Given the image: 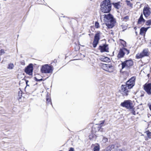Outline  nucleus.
Instances as JSON below:
<instances>
[{"instance_id":"nucleus-8","label":"nucleus","mask_w":151,"mask_h":151,"mask_svg":"<svg viewBox=\"0 0 151 151\" xmlns=\"http://www.w3.org/2000/svg\"><path fill=\"white\" fill-rule=\"evenodd\" d=\"M101 34V33L100 32H97L95 34L93 43V45L94 47L95 48L96 47L99 43Z\"/></svg>"},{"instance_id":"nucleus-24","label":"nucleus","mask_w":151,"mask_h":151,"mask_svg":"<svg viewBox=\"0 0 151 151\" xmlns=\"http://www.w3.org/2000/svg\"><path fill=\"white\" fill-rule=\"evenodd\" d=\"M126 2L127 5L128 6H129L130 7H132L133 4L132 3H131L130 1H128V0H126Z\"/></svg>"},{"instance_id":"nucleus-21","label":"nucleus","mask_w":151,"mask_h":151,"mask_svg":"<svg viewBox=\"0 0 151 151\" xmlns=\"http://www.w3.org/2000/svg\"><path fill=\"white\" fill-rule=\"evenodd\" d=\"M14 67V65L13 63H10L8 65V67L7 68L8 69H12Z\"/></svg>"},{"instance_id":"nucleus-6","label":"nucleus","mask_w":151,"mask_h":151,"mask_svg":"<svg viewBox=\"0 0 151 151\" xmlns=\"http://www.w3.org/2000/svg\"><path fill=\"white\" fill-rule=\"evenodd\" d=\"M121 106L125 107L128 109H132L133 107V104L130 100H125L121 104Z\"/></svg>"},{"instance_id":"nucleus-26","label":"nucleus","mask_w":151,"mask_h":151,"mask_svg":"<svg viewBox=\"0 0 151 151\" xmlns=\"http://www.w3.org/2000/svg\"><path fill=\"white\" fill-rule=\"evenodd\" d=\"M99 147L98 146H96L94 147L93 150L94 151H99Z\"/></svg>"},{"instance_id":"nucleus-33","label":"nucleus","mask_w":151,"mask_h":151,"mask_svg":"<svg viewBox=\"0 0 151 151\" xmlns=\"http://www.w3.org/2000/svg\"><path fill=\"white\" fill-rule=\"evenodd\" d=\"M132 114H133L134 115H135L136 114L134 110H132Z\"/></svg>"},{"instance_id":"nucleus-25","label":"nucleus","mask_w":151,"mask_h":151,"mask_svg":"<svg viewBox=\"0 0 151 151\" xmlns=\"http://www.w3.org/2000/svg\"><path fill=\"white\" fill-rule=\"evenodd\" d=\"M146 133L149 138L151 139V132L149 131H146Z\"/></svg>"},{"instance_id":"nucleus-17","label":"nucleus","mask_w":151,"mask_h":151,"mask_svg":"<svg viewBox=\"0 0 151 151\" xmlns=\"http://www.w3.org/2000/svg\"><path fill=\"white\" fill-rule=\"evenodd\" d=\"M145 22V20L143 18L142 14L139 18L137 23L139 24H142Z\"/></svg>"},{"instance_id":"nucleus-34","label":"nucleus","mask_w":151,"mask_h":151,"mask_svg":"<svg viewBox=\"0 0 151 151\" xmlns=\"http://www.w3.org/2000/svg\"><path fill=\"white\" fill-rule=\"evenodd\" d=\"M46 100H47V101L48 102H50L51 101V99H49L48 98H47Z\"/></svg>"},{"instance_id":"nucleus-4","label":"nucleus","mask_w":151,"mask_h":151,"mask_svg":"<svg viewBox=\"0 0 151 151\" xmlns=\"http://www.w3.org/2000/svg\"><path fill=\"white\" fill-rule=\"evenodd\" d=\"M133 65V62L131 60H127L124 61L122 62L121 63L122 69H123L124 68L127 69Z\"/></svg>"},{"instance_id":"nucleus-16","label":"nucleus","mask_w":151,"mask_h":151,"mask_svg":"<svg viewBox=\"0 0 151 151\" xmlns=\"http://www.w3.org/2000/svg\"><path fill=\"white\" fill-rule=\"evenodd\" d=\"M118 146L116 144H112L109 145L107 147V150H109L110 151L112 149H116L118 147Z\"/></svg>"},{"instance_id":"nucleus-9","label":"nucleus","mask_w":151,"mask_h":151,"mask_svg":"<svg viewBox=\"0 0 151 151\" xmlns=\"http://www.w3.org/2000/svg\"><path fill=\"white\" fill-rule=\"evenodd\" d=\"M135 77H132L126 83V86L130 89L132 88L134 85Z\"/></svg>"},{"instance_id":"nucleus-13","label":"nucleus","mask_w":151,"mask_h":151,"mask_svg":"<svg viewBox=\"0 0 151 151\" xmlns=\"http://www.w3.org/2000/svg\"><path fill=\"white\" fill-rule=\"evenodd\" d=\"M143 88L148 94H151V84L150 83L145 84L143 86Z\"/></svg>"},{"instance_id":"nucleus-7","label":"nucleus","mask_w":151,"mask_h":151,"mask_svg":"<svg viewBox=\"0 0 151 151\" xmlns=\"http://www.w3.org/2000/svg\"><path fill=\"white\" fill-rule=\"evenodd\" d=\"M149 55V52L148 49H145L142 52L137 54L136 57L137 59H140L145 56H148Z\"/></svg>"},{"instance_id":"nucleus-35","label":"nucleus","mask_w":151,"mask_h":151,"mask_svg":"<svg viewBox=\"0 0 151 151\" xmlns=\"http://www.w3.org/2000/svg\"><path fill=\"white\" fill-rule=\"evenodd\" d=\"M104 121H103L102 122H101V123L100 124V125H101V124H104Z\"/></svg>"},{"instance_id":"nucleus-10","label":"nucleus","mask_w":151,"mask_h":151,"mask_svg":"<svg viewBox=\"0 0 151 151\" xmlns=\"http://www.w3.org/2000/svg\"><path fill=\"white\" fill-rule=\"evenodd\" d=\"M102 68L104 70L109 72H112L114 70V67L111 65L104 64L102 66Z\"/></svg>"},{"instance_id":"nucleus-40","label":"nucleus","mask_w":151,"mask_h":151,"mask_svg":"<svg viewBox=\"0 0 151 151\" xmlns=\"http://www.w3.org/2000/svg\"><path fill=\"white\" fill-rule=\"evenodd\" d=\"M103 25H104L103 24ZM104 26L105 25H104ZM103 27H104V26H103Z\"/></svg>"},{"instance_id":"nucleus-39","label":"nucleus","mask_w":151,"mask_h":151,"mask_svg":"<svg viewBox=\"0 0 151 151\" xmlns=\"http://www.w3.org/2000/svg\"><path fill=\"white\" fill-rule=\"evenodd\" d=\"M119 151H122V150L119 149Z\"/></svg>"},{"instance_id":"nucleus-31","label":"nucleus","mask_w":151,"mask_h":151,"mask_svg":"<svg viewBox=\"0 0 151 151\" xmlns=\"http://www.w3.org/2000/svg\"><path fill=\"white\" fill-rule=\"evenodd\" d=\"M35 80L37 81H42V78H41L40 79H38L36 77H35Z\"/></svg>"},{"instance_id":"nucleus-11","label":"nucleus","mask_w":151,"mask_h":151,"mask_svg":"<svg viewBox=\"0 0 151 151\" xmlns=\"http://www.w3.org/2000/svg\"><path fill=\"white\" fill-rule=\"evenodd\" d=\"M143 14L145 17L147 18L151 14L150 8L148 6H145L143 9Z\"/></svg>"},{"instance_id":"nucleus-5","label":"nucleus","mask_w":151,"mask_h":151,"mask_svg":"<svg viewBox=\"0 0 151 151\" xmlns=\"http://www.w3.org/2000/svg\"><path fill=\"white\" fill-rule=\"evenodd\" d=\"M129 53V50L124 47H123L119 50V53L117 55L118 58H121L124 57L125 54L128 55Z\"/></svg>"},{"instance_id":"nucleus-41","label":"nucleus","mask_w":151,"mask_h":151,"mask_svg":"<svg viewBox=\"0 0 151 151\" xmlns=\"http://www.w3.org/2000/svg\"><path fill=\"white\" fill-rule=\"evenodd\" d=\"M91 1H92V0H90Z\"/></svg>"},{"instance_id":"nucleus-20","label":"nucleus","mask_w":151,"mask_h":151,"mask_svg":"<svg viewBox=\"0 0 151 151\" xmlns=\"http://www.w3.org/2000/svg\"><path fill=\"white\" fill-rule=\"evenodd\" d=\"M100 59L101 61L104 62L108 61L109 60V59L108 57H105L104 56H102L100 57Z\"/></svg>"},{"instance_id":"nucleus-23","label":"nucleus","mask_w":151,"mask_h":151,"mask_svg":"<svg viewBox=\"0 0 151 151\" xmlns=\"http://www.w3.org/2000/svg\"><path fill=\"white\" fill-rule=\"evenodd\" d=\"M129 19V17L128 16H125L123 18H122V21L126 22Z\"/></svg>"},{"instance_id":"nucleus-22","label":"nucleus","mask_w":151,"mask_h":151,"mask_svg":"<svg viewBox=\"0 0 151 151\" xmlns=\"http://www.w3.org/2000/svg\"><path fill=\"white\" fill-rule=\"evenodd\" d=\"M145 24L147 26L151 25V19L147 20L145 23Z\"/></svg>"},{"instance_id":"nucleus-29","label":"nucleus","mask_w":151,"mask_h":151,"mask_svg":"<svg viewBox=\"0 0 151 151\" xmlns=\"http://www.w3.org/2000/svg\"><path fill=\"white\" fill-rule=\"evenodd\" d=\"M96 28H98L99 27V24L97 22H96L95 24Z\"/></svg>"},{"instance_id":"nucleus-30","label":"nucleus","mask_w":151,"mask_h":151,"mask_svg":"<svg viewBox=\"0 0 151 151\" xmlns=\"http://www.w3.org/2000/svg\"><path fill=\"white\" fill-rule=\"evenodd\" d=\"M4 53V50L1 49L0 50V55H2Z\"/></svg>"},{"instance_id":"nucleus-1","label":"nucleus","mask_w":151,"mask_h":151,"mask_svg":"<svg viewBox=\"0 0 151 151\" xmlns=\"http://www.w3.org/2000/svg\"><path fill=\"white\" fill-rule=\"evenodd\" d=\"M101 18H102L105 24L103 25H105L108 28H112L116 23L115 19L113 16L111 14H104L102 16Z\"/></svg>"},{"instance_id":"nucleus-37","label":"nucleus","mask_w":151,"mask_h":151,"mask_svg":"<svg viewBox=\"0 0 151 151\" xmlns=\"http://www.w3.org/2000/svg\"><path fill=\"white\" fill-rule=\"evenodd\" d=\"M26 83L27 84V86H29L28 85V81H27V80H26Z\"/></svg>"},{"instance_id":"nucleus-15","label":"nucleus","mask_w":151,"mask_h":151,"mask_svg":"<svg viewBox=\"0 0 151 151\" xmlns=\"http://www.w3.org/2000/svg\"><path fill=\"white\" fill-rule=\"evenodd\" d=\"M99 50H100V52H108V45L104 44L103 45H100L99 47Z\"/></svg>"},{"instance_id":"nucleus-14","label":"nucleus","mask_w":151,"mask_h":151,"mask_svg":"<svg viewBox=\"0 0 151 151\" xmlns=\"http://www.w3.org/2000/svg\"><path fill=\"white\" fill-rule=\"evenodd\" d=\"M33 71V66L32 64L29 65L25 70V72L29 75H31Z\"/></svg>"},{"instance_id":"nucleus-2","label":"nucleus","mask_w":151,"mask_h":151,"mask_svg":"<svg viewBox=\"0 0 151 151\" xmlns=\"http://www.w3.org/2000/svg\"><path fill=\"white\" fill-rule=\"evenodd\" d=\"M101 6V10L104 13H108L111 10V6L109 0L104 1Z\"/></svg>"},{"instance_id":"nucleus-3","label":"nucleus","mask_w":151,"mask_h":151,"mask_svg":"<svg viewBox=\"0 0 151 151\" xmlns=\"http://www.w3.org/2000/svg\"><path fill=\"white\" fill-rule=\"evenodd\" d=\"M41 70L42 73H51L53 71L52 66L48 64H45L42 66Z\"/></svg>"},{"instance_id":"nucleus-38","label":"nucleus","mask_w":151,"mask_h":151,"mask_svg":"<svg viewBox=\"0 0 151 151\" xmlns=\"http://www.w3.org/2000/svg\"><path fill=\"white\" fill-rule=\"evenodd\" d=\"M104 151H110L109 150H107V148H106V150H104Z\"/></svg>"},{"instance_id":"nucleus-36","label":"nucleus","mask_w":151,"mask_h":151,"mask_svg":"<svg viewBox=\"0 0 151 151\" xmlns=\"http://www.w3.org/2000/svg\"><path fill=\"white\" fill-rule=\"evenodd\" d=\"M149 108L150 109L151 111V104H150L149 105Z\"/></svg>"},{"instance_id":"nucleus-32","label":"nucleus","mask_w":151,"mask_h":151,"mask_svg":"<svg viewBox=\"0 0 151 151\" xmlns=\"http://www.w3.org/2000/svg\"><path fill=\"white\" fill-rule=\"evenodd\" d=\"M69 151H74V149L73 147H71L69 150Z\"/></svg>"},{"instance_id":"nucleus-18","label":"nucleus","mask_w":151,"mask_h":151,"mask_svg":"<svg viewBox=\"0 0 151 151\" xmlns=\"http://www.w3.org/2000/svg\"><path fill=\"white\" fill-rule=\"evenodd\" d=\"M150 28V27H148L147 28H145L144 27H142L140 29V34L141 35H144L148 29Z\"/></svg>"},{"instance_id":"nucleus-28","label":"nucleus","mask_w":151,"mask_h":151,"mask_svg":"<svg viewBox=\"0 0 151 151\" xmlns=\"http://www.w3.org/2000/svg\"><path fill=\"white\" fill-rule=\"evenodd\" d=\"M108 139L104 137L102 140V141L104 143H105L108 141Z\"/></svg>"},{"instance_id":"nucleus-19","label":"nucleus","mask_w":151,"mask_h":151,"mask_svg":"<svg viewBox=\"0 0 151 151\" xmlns=\"http://www.w3.org/2000/svg\"><path fill=\"white\" fill-rule=\"evenodd\" d=\"M120 3L118 2L116 3H113V4L114 7L116 9H119L121 8V5L120 4Z\"/></svg>"},{"instance_id":"nucleus-27","label":"nucleus","mask_w":151,"mask_h":151,"mask_svg":"<svg viewBox=\"0 0 151 151\" xmlns=\"http://www.w3.org/2000/svg\"><path fill=\"white\" fill-rule=\"evenodd\" d=\"M121 43L122 44L123 47H125L126 46V42L125 41L122 40L121 42Z\"/></svg>"},{"instance_id":"nucleus-12","label":"nucleus","mask_w":151,"mask_h":151,"mask_svg":"<svg viewBox=\"0 0 151 151\" xmlns=\"http://www.w3.org/2000/svg\"><path fill=\"white\" fill-rule=\"evenodd\" d=\"M121 92L124 96H127L130 90V88L125 85H122L121 86Z\"/></svg>"}]
</instances>
